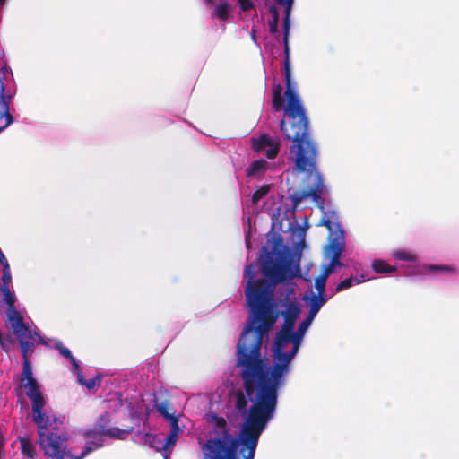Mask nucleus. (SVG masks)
<instances>
[{
	"instance_id": "7c9ffc66",
	"label": "nucleus",
	"mask_w": 459,
	"mask_h": 459,
	"mask_svg": "<svg viewBox=\"0 0 459 459\" xmlns=\"http://www.w3.org/2000/svg\"><path fill=\"white\" fill-rule=\"evenodd\" d=\"M429 269L430 271H438L454 274L458 273L457 269L450 265H429Z\"/></svg>"
},
{
	"instance_id": "0eeeda50",
	"label": "nucleus",
	"mask_w": 459,
	"mask_h": 459,
	"mask_svg": "<svg viewBox=\"0 0 459 459\" xmlns=\"http://www.w3.org/2000/svg\"><path fill=\"white\" fill-rule=\"evenodd\" d=\"M21 386L25 389L26 395L31 401L32 420L37 425L38 429H48L51 427L54 424L53 418L44 412L46 401L37 380H28L27 382L21 384Z\"/></svg>"
},
{
	"instance_id": "1a4fd4ad",
	"label": "nucleus",
	"mask_w": 459,
	"mask_h": 459,
	"mask_svg": "<svg viewBox=\"0 0 459 459\" xmlns=\"http://www.w3.org/2000/svg\"><path fill=\"white\" fill-rule=\"evenodd\" d=\"M275 4L284 9L283 18V42H284V61H283V74L285 78V84L295 83L291 80L290 74V46H289V34L290 29V14L294 5L295 0H273Z\"/></svg>"
},
{
	"instance_id": "a18cd8bd",
	"label": "nucleus",
	"mask_w": 459,
	"mask_h": 459,
	"mask_svg": "<svg viewBox=\"0 0 459 459\" xmlns=\"http://www.w3.org/2000/svg\"><path fill=\"white\" fill-rule=\"evenodd\" d=\"M36 339L38 340V342L40 344L47 345V342L45 341V339L40 334H39L37 332H36V334H34V341Z\"/></svg>"
},
{
	"instance_id": "b1692460",
	"label": "nucleus",
	"mask_w": 459,
	"mask_h": 459,
	"mask_svg": "<svg viewBox=\"0 0 459 459\" xmlns=\"http://www.w3.org/2000/svg\"><path fill=\"white\" fill-rule=\"evenodd\" d=\"M332 273H333V272L331 271L330 268L325 267L322 273L316 279L315 287H316L317 292H325L326 280L329 277V275Z\"/></svg>"
},
{
	"instance_id": "a878e982",
	"label": "nucleus",
	"mask_w": 459,
	"mask_h": 459,
	"mask_svg": "<svg viewBox=\"0 0 459 459\" xmlns=\"http://www.w3.org/2000/svg\"><path fill=\"white\" fill-rule=\"evenodd\" d=\"M317 296H314L311 299L310 302V309L316 312H319L320 308L327 302V299L325 295V292H317Z\"/></svg>"
},
{
	"instance_id": "79ce46f5",
	"label": "nucleus",
	"mask_w": 459,
	"mask_h": 459,
	"mask_svg": "<svg viewBox=\"0 0 459 459\" xmlns=\"http://www.w3.org/2000/svg\"><path fill=\"white\" fill-rule=\"evenodd\" d=\"M316 316V312L309 309V312H308V315L306 317V321L308 323V324H311L312 321L314 320L315 316Z\"/></svg>"
},
{
	"instance_id": "4c0bfd02",
	"label": "nucleus",
	"mask_w": 459,
	"mask_h": 459,
	"mask_svg": "<svg viewBox=\"0 0 459 459\" xmlns=\"http://www.w3.org/2000/svg\"><path fill=\"white\" fill-rule=\"evenodd\" d=\"M278 23H279V21H269L268 25H269L270 33L277 34L279 32Z\"/></svg>"
},
{
	"instance_id": "2f4dec72",
	"label": "nucleus",
	"mask_w": 459,
	"mask_h": 459,
	"mask_svg": "<svg viewBox=\"0 0 459 459\" xmlns=\"http://www.w3.org/2000/svg\"><path fill=\"white\" fill-rule=\"evenodd\" d=\"M179 431L178 422L176 425H171L170 434L167 437L166 445H175L177 440V436Z\"/></svg>"
},
{
	"instance_id": "c85d7f7f",
	"label": "nucleus",
	"mask_w": 459,
	"mask_h": 459,
	"mask_svg": "<svg viewBox=\"0 0 459 459\" xmlns=\"http://www.w3.org/2000/svg\"><path fill=\"white\" fill-rule=\"evenodd\" d=\"M271 189L270 185L258 186L252 195V203L256 204L262 198H264L269 193Z\"/></svg>"
},
{
	"instance_id": "f8f14e48",
	"label": "nucleus",
	"mask_w": 459,
	"mask_h": 459,
	"mask_svg": "<svg viewBox=\"0 0 459 459\" xmlns=\"http://www.w3.org/2000/svg\"><path fill=\"white\" fill-rule=\"evenodd\" d=\"M34 334L36 332L30 328L15 335L20 344L22 359H29L35 351Z\"/></svg>"
},
{
	"instance_id": "f03ea898",
	"label": "nucleus",
	"mask_w": 459,
	"mask_h": 459,
	"mask_svg": "<svg viewBox=\"0 0 459 459\" xmlns=\"http://www.w3.org/2000/svg\"><path fill=\"white\" fill-rule=\"evenodd\" d=\"M278 319L268 323L263 319L247 323L237 344V366L241 368L243 389L232 394L236 410L247 413L249 401L253 404L275 412L279 389L283 386L290 372V365L298 353L302 340L296 338L290 351H281L273 357L269 366L262 357L261 348L264 335Z\"/></svg>"
},
{
	"instance_id": "f3484780",
	"label": "nucleus",
	"mask_w": 459,
	"mask_h": 459,
	"mask_svg": "<svg viewBox=\"0 0 459 459\" xmlns=\"http://www.w3.org/2000/svg\"><path fill=\"white\" fill-rule=\"evenodd\" d=\"M268 162L260 159L253 161L248 168L246 169V175L247 177H257L260 178L267 169Z\"/></svg>"
},
{
	"instance_id": "cd10ccee",
	"label": "nucleus",
	"mask_w": 459,
	"mask_h": 459,
	"mask_svg": "<svg viewBox=\"0 0 459 459\" xmlns=\"http://www.w3.org/2000/svg\"><path fill=\"white\" fill-rule=\"evenodd\" d=\"M364 276L361 275V279L354 278V277H349L343 281H342L337 286H336V292L342 291L346 289L351 288L353 284H359L362 281H365Z\"/></svg>"
},
{
	"instance_id": "412c9836",
	"label": "nucleus",
	"mask_w": 459,
	"mask_h": 459,
	"mask_svg": "<svg viewBox=\"0 0 459 459\" xmlns=\"http://www.w3.org/2000/svg\"><path fill=\"white\" fill-rule=\"evenodd\" d=\"M372 268L377 273H391L396 272V267L389 265L385 261L381 259L374 260Z\"/></svg>"
},
{
	"instance_id": "ea45409f",
	"label": "nucleus",
	"mask_w": 459,
	"mask_h": 459,
	"mask_svg": "<svg viewBox=\"0 0 459 459\" xmlns=\"http://www.w3.org/2000/svg\"><path fill=\"white\" fill-rule=\"evenodd\" d=\"M269 13L272 16L271 21H279V11L275 5H271L269 7Z\"/></svg>"
},
{
	"instance_id": "a19ab883",
	"label": "nucleus",
	"mask_w": 459,
	"mask_h": 459,
	"mask_svg": "<svg viewBox=\"0 0 459 459\" xmlns=\"http://www.w3.org/2000/svg\"><path fill=\"white\" fill-rule=\"evenodd\" d=\"M13 122V119L9 123L6 117H0V133L9 126Z\"/></svg>"
},
{
	"instance_id": "473e14b6",
	"label": "nucleus",
	"mask_w": 459,
	"mask_h": 459,
	"mask_svg": "<svg viewBox=\"0 0 459 459\" xmlns=\"http://www.w3.org/2000/svg\"><path fill=\"white\" fill-rule=\"evenodd\" d=\"M101 378H102V375L99 374L97 377H95L93 378L85 380V382H83V385H85L87 387V389L91 390L96 385L100 386Z\"/></svg>"
},
{
	"instance_id": "dca6fc26",
	"label": "nucleus",
	"mask_w": 459,
	"mask_h": 459,
	"mask_svg": "<svg viewBox=\"0 0 459 459\" xmlns=\"http://www.w3.org/2000/svg\"><path fill=\"white\" fill-rule=\"evenodd\" d=\"M154 407L168 421H169L170 425H176L178 422L177 416L175 415V410H173L170 406V403L168 400L158 402L157 399L154 400Z\"/></svg>"
},
{
	"instance_id": "6e6552de",
	"label": "nucleus",
	"mask_w": 459,
	"mask_h": 459,
	"mask_svg": "<svg viewBox=\"0 0 459 459\" xmlns=\"http://www.w3.org/2000/svg\"><path fill=\"white\" fill-rule=\"evenodd\" d=\"M110 422L111 420L108 412L101 414L91 429L84 430V437H91L98 436L102 437L103 436H106L111 438L125 440L127 435L131 434L134 430L133 427L127 429H121L117 427H111Z\"/></svg>"
},
{
	"instance_id": "9d476101",
	"label": "nucleus",
	"mask_w": 459,
	"mask_h": 459,
	"mask_svg": "<svg viewBox=\"0 0 459 459\" xmlns=\"http://www.w3.org/2000/svg\"><path fill=\"white\" fill-rule=\"evenodd\" d=\"M9 75L13 78V72L7 63L4 62L0 67V117H6L10 123L13 120V116L10 113V104L16 91L9 88L4 82L8 80Z\"/></svg>"
},
{
	"instance_id": "f704fd0d",
	"label": "nucleus",
	"mask_w": 459,
	"mask_h": 459,
	"mask_svg": "<svg viewBox=\"0 0 459 459\" xmlns=\"http://www.w3.org/2000/svg\"><path fill=\"white\" fill-rule=\"evenodd\" d=\"M270 148L268 150H266L265 152V155L268 159H274L278 152H279V150H280V145L279 143H273V145H270L269 146Z\"/></svg>"
},
{
	"instance_id": "58836bf2",
	"label": "nucleus",
	"mask_w": 459,
	"mask_h": 459,
	"mask_svg": "<svg viewBox=\"0 0 459 459\" xmlns=\"http://www.w3.org/2000/svg\"><path fill=\"white\" fill-rule=\"evenodd\" d=\"M395 257L403 261H411L413 259L412 255L406 252H398L396 253Z\"/></svg>"
},
{
	"instance_id": "a211bd4d",
	"label": "nucleus",
	"mask_w": 459,
	"mask_h": 459,
	"mask_svg": "<svg viewBox=\"0 0 459 459\" xmlns=\"http://www.w3.org/2000/svg\"><path fill=\"white\" fill-rule=\"evenodd\" d=\"M21 453L29 458L34 459L37 456L36 447L29 436L19 437Z\"/></svg>"
},
{
	"instance_id": "e433bc0d",
	"label": "nucleus",
	"mask_w": 459,
	"mask_h": 459,
	"mask_svg": "<svg viewBox=\"0 0 459 459\" xmlns=\"http://www.w3.org/2000/svg\"><path fill=\"white\" fill-rule=\"evenodd\" d=\"M12 281L11 273H3L1 278L0 288H10V283Z\"/></svg>"
},
{
	"instance_id": "c9c22d12",
	"label": "nucleus",
	"mask_w": 459,
	"mask_h": 459,
	"mask_svg": "<svg viewBox=\"0 0 459 459\" xmlns=\"http://www.w3.org/2000/svg\"><path fill=\"white\" fill-rule=\"evenodd\" d=\"M241 12H247L253 8L255 5L251 0H238Z\"/></svg>"
},
{
	"instance_id": "c03bdc74",
	"label": "nucleus",
	"mask_w": 459,
	"mask_h": 459,
	"mask_svg": "<svg viewBox=\"0 0 459 459\" xmlns=\"http://www.w3.org/2000/svg\"><path fill=\"white\" fill-rule=\"evenodd\" d=\"M3 266V273H10V265L7 260H4L3 263H0Z\"/></svg>"
},
{
	"instance_id": "ddd939ff",
	"label": "nucleus",
	"mask_w": 459,
	"mask_h": 459,
	"mask_svg": "<svg viewBox=\"0 0 459 459\" xmlns=\"http://www.w3.org/2000/svg\"><path fill=\"white\" fill-rule=\"evenodd\" d=\"M297 335L294 331L281 329L276 333L273 344V357L284 351L286 346L296 341Z\"/></svg>"
},
{
	"instance_id": "5701e85b",
	"label": "nucleus",
	"mask_w": 459,
	"mask_h": 459,
	"mask_svg": "<svg viewBox=\"0 0 459 459\" xmlns=\"http://www.w3.org/2000/svg\"><path fill=\"white\" fill-rule=\"evenodd\" d=\"M0 293L3 295L1 302L7 306V309L15 307L16 296L10 288H0Z\"/></svg>"
},
{
	"instance_id": "f257e3e1",
	"label": "nucleus",
	"mask_w": 459,
	"mask_h": 459,
	"mask_svg": "<svg viewBox=\"0 0 459 459\" xmlns=\"http://www.w3.org/2000/svg\"><path fill=\"white\" fill-rule=\"evenodd\" d=\"M286 105L282 98V86L273 84L272 87V105L275 111L283 110L284 117L281 120L280 128L285 140L292 142L290 147V158L294 162V169L306 174L303 179V189L294 190L290 199L296 209L302 201L311 198L321 210L323 215L319 225L329 230L328 239L338 237L339 231L344 238L339 217L335 211H325L324 195L328 192L324 184L323 177L317 169L319 149L313 139L309 129V117L302 100L296 91V83L286 84L284 92Z\"/></svg>"
},
{
	"instance_id": "de8ad7c7",
	"label": "nucleus",
	"mask_w": 459,
	"mask_h": 459,
	"mask_svg": "<svg viewBox=\"0 0 459 459\" xmlns=\"http://www.w3.org/2000/svg\"><path fill=\"white\" fill-rule=\"evenodd\" d=\"M155 437L151 434H145L144 436V441L145 442H151V439H154Z\"/></svg>"
},
{
	"instance_id": "39448f33",
	"label": "nucleus",
	"mask_w": 459,
	"mask_h": 459,
	"mask_svg": "<svg viewBox=\"0 0 459 459\" xmlns=\"http://www.w3.org/2000/svg\"><path fill=\"white\" fill-rule=\"evenodd\" d=\"M53 425L48 429H38V444L48 457L65 459L73 457L66 450L69 435L64 427L62 420L53 417Z\"/></svg>"
},
{
	"instance_id": "37998d69",
	"label": "nucleus",
	"mask_w": 459,
	"mask_h": 459,
	"mask_svg": "<svg viewBox=\"0 0 459 459\" xmlns=\"http://www.w3.org/2000/svg\"><path fill=\"white\" fill-rule=\"evenodd\" d=\"M74 370L76 371L77 379H78L79 384L83 385V382H85L86 379L84 378L82 373L81 372L80 368L79 369H74Z\"/></svg>"
},
{
	"instance_id": "6ab92c4d",
	"label": "nucleus",
	"mask_w": 459,
	"mask_h": 459,
	"mask_svg": "<svg viewBox=\"0 0 459 459\" xmlns=\"http://www.w3.org/2000/svg\"><path fill=\"white\" fill-rule=\"evenodd\" d=\"M230 5L227 1L221 0L215 7L213 15L221 21H227L230 17Z\"/></svg>"
},
{
	"instance_id": "4be33fe9",
	"label": "nucleus",
	"mask_w": 459,
	"mask_h": 459,
	"mask_svg": "<svg viewBox=\"0 0 459 459\" xmlns=\"http://www.w3.org/2000/svg\"><path fill=\"white\" fill-rule=\"evenodd\" d=\"M55 349H56L62 356H64L65 358H66L70 360V362L72 363L74 369H79L78 361L73 356L70 350L68 348L65 347L60 341L56 342Z\"/></svg>"
},
{
	"instance_id": "393cba45",
	"label": "nucleus",
	"mask_w": 459,
	"mask_h": 459,
	"mask_svg": "<svg viewBox=\"0 0 459 459\" xmlns=\"http://www.w3.org/2000/svg\"><path fill=\"white\" fill-rule=\"evenodd\" d=\"M90 438H91V440L86 442V445L82 450V452L86 455H88L94 450H96L103 446L102 437L96 436V437H91Z\"/></svg>"
},
{
	"instance_id": "49530a36",
	"label": "nucleus",
	"mask_w": 459,
	"mask_h": 459,
	"mask_svg": "<svg viewBox=\"0 0 459 459\" xmlns=\"http://www.w3.org/2000/svg\"><path fill=\"white\" fill-rule=\"evenodd\" d=\"M0 444H3L0 441ZM0 459H5V454L3 446L0 445Z\"/></svg>"
},
{
	"instance_id": "72a5a7b5",
	"label": "nucleus",
	"mask_w": 459,
	"mask_h": 459,
	"mask_svg": "<svg viewBox=\"0 0 459 459\" xmlns=\"http://www.w3.org/2000/svg\"><path fill=\"white\" fill-rule=\"evenodd\" d=\"M310 324H308L305 319L299 324L298 331L295 332V334L297 335L296 338H299V340L303 339V336L305 333L307 332V328L309 327Z\"/></svg>"
},
{
	"instance_id": "c756f323",
	"label": "nucleus",
	"mask_w": 459,
	"mask_h": 459,
	"mask_svg": "<svg viewBox=\"0 0 459 459\" xmlns=\"http://www.w3.org/2000/svg\"><path fill=\"white\" fill-rule=\"evenodd\" d=\"M14 344L15 340L12 337L11 334H7L4 336L2 342H0V347L3 351L8 353Z\"/></svg>"
},
{
	"instance_id": "aec40b11",
	"label": "nucleus",
	"mask_w": 459,
	"mask_h": 459,
	"mask_svg": "<svg viewBox=\"0 0 459 459\" xmlns=\"http://www.w3.org/2000/svg\"><path fill=\"white\" fill-rule=\"evenodd\" d=\"M274 141L268 134H262L257 139L252 140V147L256 152H261L265 147L273 145Z\"/></svg>"
},
{
	"instance_id": "3c124183",
	"label": "nucleus",
	"mask_w": 459,
	"mask_h": 459,
	"mask_svg": "<svg viewBox=\"0 0 459 459\" xmlns=\"http://www.w3.org/2000/svg\"><path fill=\"white\" fill-rule=\"evenodd\" d=\"M4 335H3L2 332L0 331V342H2Z\"/></svg>"
},
{
	"instance_id": "2eb2a0df",
	"label": "nucleus",
	"mask_w": 459,
	"mask_h": 459,
	"mask_svg": "<svg viewBox=\"0 0 459 459\" xmlns=\"http://www.w3.org/2000/svg\"><path fill=\"white\" fill-rule=\"evenodd\" d=\"M287 308L281 313L284 318L281 329L294 331L295 322L300 314V308L295 302H288Z\"/></svg>"
},
{
	"instance_id": "4468645a",
	"label": "nucleus",
	"mask_w": 459,
	"mask_h": 459,
	"mask_svg": "<svg viewBox=\"0 0 459 459\" xmlns=\"http://www.w3.org/2000/svg\"><path fill=\"white\" fill-rule=\"evenodd\" d=\"M7 320L11 324L14 335L30 329L29 325L24 322L23 316L17 310L16 307L7 309Z\"/></svg>"
},
{
	"instance_id": "9b49d317",
	"label": "nucleus",
	"mask_w": 459,
	"mask_h": 459,
	"mask_svg": "<svg viewBox=\"0 0 459 459\" xmlns=\"http://www.w3.org/2000/svg\"><path fill=\"white\" fill-rule=\"evenodd\" d=\"M345 247L344 238L342 233L339 231L338 237H333L329 239V243L325 248V255L331 258V262L326 268H330L333 273L336 266H342V264L340 261L342 253Z\"/></svg>"
},
{
	"instance_id": "8fccbe9b",
	"label": "nucleus",
	"mask_w": 459,
	"mask_h": 459,
	"mask_svg": "<svg viewBox=\"0 0 459 459\" xmlns=\"http://www.w3.org/2000/svg\"><path fill=\"white\" fill-rule=\"evenodd\" d=\"M6 0H0V6L4 5Z\"/></svg>"
},
{
	"instance_id": "423d86ee",
	"label": "nucleus",
	"mask_w": 459,
	"mask_h": 459,
	"mask_svg": "<svg viewBox=\"0 0 459 459\" xmlns=\"http://www.w3.org/2000/svg\"><path fill=\"white\" fill-rule=\"evenodd\" d=\"M213 423L210 437L202 446L204 459H238L237 455V441L225 440L218 434V421Z\"/></svg>"
},
{
	"instance_id": "7ed1b4c3",
	"label": "nucleus",
	"mask_w": 459,
	"mask_h": 459,
	"mask_svg": "<svg viewBox=\"0 0 459 459\" xmlns=\"http://www.w3.org/2000/svg\"><path fill=\"white\" fill-rule=\"evenodd\" d=\"M261 251V270L269 281L255 280V265L253 264L246 265L244 270V277L247 278L245 296L250 311L247 323L253 324L259 319L272 323L279 318L280 314L273 299V288L276 284L293 277L290 272V263L283 250L281 236L273 238L271 251L267 247H263Z\"/></svg>"
},
{
	"instance_id": "09e8293b",
	"label": "nucleus",
	"mask_w": 459,
	"mask_h": 459,
	"mask_svg": "<svg viewBox=\"0 0 459 459\" xmlns=\"http://www.w3.org/2000/svg\"><path fill=\"white\" fill-rule=\"evenodd\" d=\"M85 456H87V455H84V453H83V452H82L80 455H76V456H74V455H73V457H72V458H74V459H83Z\"/></svg>"
},
{
	"instance_id": "20e7f679",
	"label": "nucleus",
	"mask_w": 459,
	"mask_h": 459,
	"mask_svg": "<svg viewBox=\"0 0 459 459\" xmlns=\"http://www.w3.org/2000/svg\"><path fill=\"white\" fill-rule=\"evenodd\" d=\"M241 414L247 417L238 435L232 433L230 426L223 417L213 413L211 415V421H218V434L222 435L223 439L237 441V453L239 452L244 459H254L260 436L274 412L252 403L247 413Z\"/></svg>"
},
{
	"instance_id": "bb28decb",
	"label": "nucleus",
	"mask_w": 459,
	"mask_h": 459,
	"mask_svg": "<svg viewBox=\"0 0 459 459\" xmlns=\"http://www.w3.org/2000/svg\"><path fill=\"white\" fill-rule=\"evenodd\" d=\"M35 379L33 377V372L30 359H22V372L21 377V384L27 382L28 380Z\"/></svg>"
}]
</instances>
